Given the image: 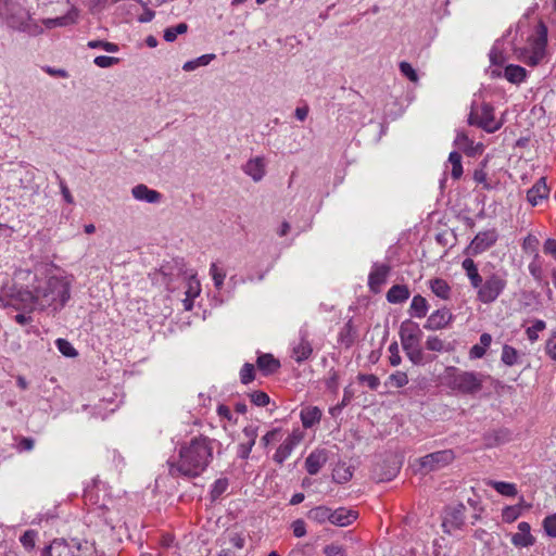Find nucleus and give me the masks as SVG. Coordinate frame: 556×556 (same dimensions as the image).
Wrapping results in <instances>:
<instances>
[{
    "label": "nucleus",
    "instance_id": "e2e57ef3",
    "mask_svg": "<svg viewBox=\"0 0 556 556\" xmlns=\"http://www.w3.org/2000/svg\"><path fill=\"white\" fill-rule=\"evenodd\" d=\"M293 534L296 538H302L306 534L305 522L302 519H296L292 522Z\"/></svg>",
    "mask_w": 556,
    "mask_h": 556
},
{
    "label": "nucleus",
    "instance_id": "20e7f679",
    "mask_svg": "<svg viewBox=\"0 0 556 556\" xmlns=\"http://www.w3.org/2000/svg\"><path fill=\"white\" fill-rule=\"evenodd\" d=\"M28 20L29 13L18 0H0V21L10 28L25 30Z\"/></svg>",
    "mask_w": 556,
    "mask_h": 556
},
{
    "label": "nucleus",
    "instance_id": "aec40b11",
    "mask_svg": "<svg viewBox=\"0 0 556 556\" xmlns=\"http://www.w3.org/2000/svg\"><path fill=\"white\" fill-rule=\"evenodd\" d=\"M549 189L546 185V180L544 177H541L527 192V200L532 205L535 206L543 199L548 197Z\"/></svg>",
    "mask_w": 556,
    "mask_h": 556
},
{
    "label": "nucleus",
    "instance_id": "c85d7f7f",
    "mask_svg": "<svg viewBox=\"0 0 556 556\" xmlns=\"http://www.w3.org/2000/svg\"><path fill=\"white\" fill-rule=\"evenodd\" d=\"M428 313V302L427 300L421 296L420 294H417L413 298L410 307H409V314L417 318H422Z\"/></svg>",
    "mask_w": 556,
    "mask_h": 556
},
{
    "label": "nucleus",
    "instance_id": "4c0bfd02",
    "mask_svg": "<svg viewBox=\"0 0 556 556\" xmlns=\"http://www.w3.org/2000/svg\"><path fill=\"white\" fill-rule=\"evenodd\" d=\"M426 349L433 352H448L451 351V345L437 336H430L426 341Z\"/></svg>",
    "mask_w": 556,
    "mask_h": 556
},
{
    "label": "nucleus",
    "instance_id": "2f4dec72",
    "mask_svg": "<svg viewBox=\"0 0 556 556\" xmlns=\"http://www.w3.org/2000/svg\"><path fill=\"white\" fill-rule=\"evenodd\" d=\"M331 509L327 506H317L308 510L307 518L316 523H324L330 521Z\"/></svg>",
    "mask_w": 556,
    "mask_h": 556
},
{
    "label": "nucleus",
    "instance_id": "79ce46f5",
    "mask_svg": "<svg viewBox=\"0 0 556 556\" xmlns=\"http://www.w3.org/2000/svg\"><path fill=\"white\" fill-rule=\"evenodd\" d=\"M55 344L58 350L66 357H75L78 354L72 343L66 339H58Z\"/></svg>",
    "mask_w": 556,
    "mask_h": 556
},
{
    "label": "nucleus",
    "instance_id": "473e14b6",
    "mask_svg": "<svg viewBox=\"0 0 556 556\" xmlns=\"http://www.w3.org/2000/svg\"><path fill=\"white\" fill-rule=\"evenodd\" d=\"M526 70L519 65H508L505 67L504 75L506 79L513 84H519L526 78Z\"/></svg>",
    "mask_w": 556,
    "mask_h": 556
},
{
    "label": "nucleus",
    "instance_id": "37998d69",
    "mask_svg": "<svg viewBox=\"0 0 556 556\" xmlns=\"http://www.w3.org/2000/svg\"><path fill=\"white\" fill-rule=\"evenodd\" d=\"M210 274L214 280L215 288L220 290L224 285L226 273L223 269H219L215 263H212L210 267Z\"/></svg>",
    "mask_w": 556,
    "mask_h": 556
},
{
    "label": "nucleus",
    "instance_id": "72a5a7b5",
    "mask_svg": "<svg viewBox=\"0 0 556 556\" xmlns=\"http://www.w3.org/2000/svg\"><path fill=\"white\" fill-rule=\"evenodd\" d=\"M488 485L492 486L495 491L504 496H516L518 493L517 486L514 483L504 481L490 480Z\"/></svg>",
    "mask_w": 556,
    "mask_h": 556
},
{
    "label": "nucleus",
    "instance_id": "c756f323",
    "mask_svg": "<svg viewBox=\"0 0 556 556\" xmlns=\"http://www.w3.org/2000/svg\"><path fill=\"white\" fill-rule=\"evenodd\" d=\"M431 291L440 299L447 300L451 296V287L442 278H434L430 280Z\"/></svg>",
    "mask_w": 556,
    "mask_h": 556
},
{
    "label": "nucleus",
    "instance_id": "f257e3e1",
    "mask_svg": "<svg viewBox=\"0 0 556 556\" xmlns=\"http://www.w3.org/2000/svg\"><path fill=\"white\" fill-rule=\"evenodd\" d=\"M213 441L207 437H195L179 447L178 459L168 460L172 477H199L213 458Z\"/></svg>",
    "mask_w": 556,
    "mask_h": 556
},
{
    "label": "nucleus",
    "instance_id": "ea45409f",
    "mask_svg": "<svg viewBox=\"0 0 556 556\" xmlns=\"http://www.w3.org/2000/svg\"><path fill=\"white\" fill-rule=\"evenodd\" d=\"M501 359L507 366L515 365L517 363V359H518V352H517V350L515 348L508 345V344H505L503 346Z\"/></svg>",
    "mask_w": 556,
    "mask_h": 556
},
{
    "label": "nucleus",
    "instance_id": "5fc2aeb1",
    "mask_svg": "<svg viewBox=\"0 0 556 556\" xmlns=\"http://www.w3.org/2000/svg\"><path fill=\"white\" fill-rule=\"evenodd\" d=\"M545 329V323L543 320H535L534 324L527 329V336L530 341L538 339V332Z\"/></svg>",
    "mask_w": 556,
    "mask_h": 556
},
{
    "label": "nucleus",
    "instance_id": "a18cd8bd",
    "mask_svg": "<svg viewBox=\"0 0 556 556\" xmlns=\"http://www.w3.org/2000/svg\"><path fill=\"white\" fill-rule=\"evenodd\" d=\"M255 378L254 366L245 363L240 370V380L243 384L252 382Z\"/></svg>",
    "mask_w": 556,
    "mask_h": 556
},
{
    "label": "nucleus",
    "instance_id": "9b49d317",
    "mask_svg": "<svg viewBox=\"0 0 556 556\" xmlns=\"http://www.w3.org/2000/svg\"><path fill=\"white\" fill-rule=\"evenodd\" d=\"M242 434L243 440L238 444L237 455L242 459H248L258 435L257 427L247 426L243 429Z\"/></svg>",
    "mask_w": 556,
    "mask_h": 556
},
{
    "label": "nucleus",
    "instance_id": "a19ab883",
    "mask_svg": "<svg viewBox=\"0 0 556 556\" xmlns=\"http://www.w3.org/2000/svg\"><path fill=\"white\" fill-rule=\"evenodd\" d=\"M521 514V508L519 505L506 506L502 510V519L504 522L510 523L514 522Z\"/></svg>",
    "mask_w": 556,
    "mask_h": 556
},
{
    "label": "nucleus",
    "instance_id": "0eeeda50",
    "mask_svg": "<svg viewBox=\"0 0 556 556\" xmlns=\"http://www.w3.org/2000/svg\"><path fill=\"white\" fill-rule=\"evenodd\" d=\"M455 458L452 450H443L430 453L419 459L420 469L424 473L437 471L450 465Z\"/></svg>",
    "mask_w": 556,
    "mask_h": 556
},
{
    "label": "nucleus",
    "instance_id": "a211bd4d",
    "mask_svg": "<svg viewBox=\"0 0 556 556\" xmlns=\"http://www.w3.org/2000/svg\"><path fill=\"white\" fill-rule=\"evenodd\" d=\"M265 160L262 156L250 159L243 166L244 174L250 176L255 182L263 179L265 176Z\"/></svg>",
    "mask_w": 556,
    "mask_h": 556
},
{
    "label": "nucleus",
    "instance_id": "c03bdc74",
    "mask_svg": "<svg viewBox=\"0 0 556 556\" xmlns=\"http://www.w3.org/2000/svg\"><path fill=\"white\" fill-rule=\"evenodd\" d=\"M87 46L91 49L102 48L106 52H111V53L117 52L119 49L116 43L104 41V40H91L87 43Z\"/></svg>",
    "mask_w": 556,
    "mask_h": 556
},
{
    "label": "nucleus",
    "instance_id": "6ab92c4d",
    "mask_svg": "<svg viewBox=\"0 0 556 556\" xmlns=\"http://www.w3.org/2000/svg\"><path fill=\"white\" fill-rule=\"evenodd\" d=\"M328 460L326 450H315L305 459V468L309 475H316Z\"/></svg>",
    "mask_w": 556,
    "mask_h": 556
},
{
    "label": "nucleus",
    "instance_id": "3c124183",
    "mask_svg": "<svg viewBox=\"0 0 556 556\" xmlns=\"http://www.w3.org/2000/svg\"><path fill=\"white\" fill-rule=\"evenodd\" d=\"M251 402L256 406H266L269 404L270 399L267 393L263 391H254L250 394Z\"/></svg>",
    "mask_w": 556,
    "mask_h": 556
},
{
    "label": "nucleus",
    "instance_id": "338daca9",
    "mask_svg": "<svg viewBox=\"0 0 556 556\" xmlns=\"http://www.w3.org/2000/svg\"><path fill=\"white\" fill-rule=\"evenodd\" d=\"M468 124L470 126H477L479 127V122H480V117L478 115V110H477V104L476 102H472L471 104V110H470V113H469V116H468Z\"/></svg>",
    "mask_w": 556,
    "mask_h": 556
},
{
    "label": "nucleus",
    "instance_id": "4468645a",
    "mask_svg": "<svg viewBox=\"0 0 556 556\" xmlns=\"http://www.w3.org/2000/svg\"><path fill=\"white\" fill-rule=\"evenodd\" d=\"M301 434L296 432L288 435L277 448L274 455V460L279 465H282L283 462L291 455L293 448L301 442Z\"/></svg>",
    "mask_w": 556,
    "mask_h": 556
},
{
    "label": "nucleus",
    "instance_id": "8fccbe9b",
    "mask_svg": "<svg viewBox=\"0 0 556 556\" xmlns=\"http://www.w3.org/2000/svg\"><path fill=\"white\" fill-rule=\"evenodd\" d=\"M543 528L548 536L556 538V513L544 518Z\"/></svg>",
    "mask_w": 556,
    "mask_h": 556
},
{
    "label": "nucleus",
    "instance_id": "f8f14e48",
    "mask_svg": "<svg viewBox=\"0 0 556 556\" xmlns=\"http://www.w3.org/2000/svg\"><path fill=\"white\" fill-rule=\"evenodd\" d=\"M479 117V127L489 134H493L502 127V123L495 121L494 108L490 103L482 104L481 116Z\"/></svg>",
    "mask_w": 556,
    "mask_h": 556
},
{
    "label": "nucleus",
    "instance_id": "69168bd1",
    "mask_svg": "<svg viewBox=\"0 0 556 556\" xmlns=\"http://www.w3.org/2000/svg\"><path fill=\"white\" fill-rule=\"evenodd\" d=\"M545 350L553 359H556V332L546 341Z\"/></svg>",
    "mask_w": 556,
    "mask_h": 556
},
{
    "label": "nucleus",
    "instance_id": "09e8293b",
    "mask_svg": "<svg viewBox=\"0 0 556 556\" xmlns=\"http://www.w3.org/2000/svg\"><path fill=\"white\" fill-rule=\"evenodd\" d=\"M528 269H529V273L531 274V276L536 280V281H541L542 278H543V269H542V265L539 261V255L536 254L534 260L529 264L528 266Z\"/></svg>",
    "mask_w": 556,
    "mask_h": 556
},
{
    "label": "nucleus",
    "instance_id": "680f3d73",
    "mask_svg": "<svg viewBox=\"0 0 556 556\" xmlns=\"http://www.w3.org/2000/svg\"><path fill=\"white\" fill-rule=\"evenodd\" d=\"M35 538H36V532L33 531V530H28L26 531L22 536H21V543L26 547V548H33L35 546Z\"/></svg>",
    "mask_w": 556,
    "mask_h": 556
},
{
    "label": "nucleus",
    "instance_id": "6e6d98bb",
    "mask_svg": "<svg viewBox=\"0 0 556 556\" xmlns=\"http://www.w3.org/2000/svg\"><path fill=\"white\" fill-rule=\"evenodd\" d=\"M118 61L117 58L99 55L94 58L93 63L99 67L106 68L118 63Z\"/></svg>",
    "mask_w": 556,
    "mask_h": 556
},
{
    "label": "nucleus",
    "instance_id": "e433bc0d",
    "mask_svg": "<svg viewBox=\"0 0 556 556\" xmlns=\"http://www.w3.org/2000/svg\"><path fill=\"white\" fill-rule=\"evenodd\" d=\"M76 15H77L76 13L70 12L68 14L63 15V16L45 20L43 23L48 28L58 27V26H67L75 22Z\"/></svg>",
    "mask_w": 556,
    "mask_h": 556
},
{
    "label": "nucleus",
    "instance_id": "f03ea898",
    "mask_svg": "<svg viewBox=\"0 0 556 556\" xmlns=\"http://www.w3.org/2000/svg\"><path fill=\"white\" fill-rule=\"evenodd\" d=\"M71 286L66 278L52 276L35 289L38 308H62L70 299Z\"/></svg>",
    "mask_w": 556,
    "mask_h": 556
},
{
    "label": "nucleus",
    "instance_id": "7ed1b4c3",
    "mask_svg": "<svg viewBox=\"0 0 556 556\" xmlns=\"http://www.w3.org/2000/svg\"><path fill=\"white\" fill-rule=\"evenodd\" d=\"M484 378L481 372L465 371L454 366L446 367L443 376L445 386L462 394H476L481 391Z\"/></svg>",
    "mask_w": 556,
    "mask_h": 556
},
{
    "label": "nucleus",
    "instance_id": "4d7b16f0",
    "mask_svg": "<svg viewBox=\"0 0 556 556\" xmlns=\"http://www.w3.org/2000/svg\"><path fill=\"white\" fill-rule=\"evenodd\" d=\"M351 331H352V326H351V321H349L344 326L342 331L340 332V341L343 344H345L346 348L351 346L354 341L353 337L351 336Z\"/></svg>",
    "mask_w": 556,
    "mask_h": 556
},
{
    "label": "nucleus",
    "instance_id": "f704fd0d",
    "mask_svg": "<svg viewBox=\"0 0 556 556\" xmlns=\"http://www.w3.org/2000/svg\"><path fill=\"white\" fill-rule=\"evenodd\" d=\"M215 58L214 53L203 54L194 60L187 61L182 65V70L186 72L194 71L200 66L208 65Z\"/></svg>",
    "mask_w": 556,
    "mask_h": 556
},
{
    "label": "nucleus",
    "instance_id": "603ef678",
    "mask_svg": "<svg viewBox=\"0 0 556 556\" xmlns=\"http://www.w3.org/2000/svg\"><path fill=\"white\" fill-rule=\"evenodd\" d=\"M332 478L337 483H345L352 478V471L345 467L338 468L334 469Z\"/></svg>",
    "mask_w": 556,
    "mask_h": 556
},
{
    "label": "nucleus",
    "instance_id": "774afa93",
    "mask_svg": "<svg viewBox=\"0 0 556 556\" xmlns=\"http://www.w3.org/2000/svg\"><path fill=\"white\" fill-rule=\"evenodd\" d=\"M544 252L547 254L553 255L556 258V240L554 239H547L544 243Z\"/></svg>",
    "mask_w": 556,
    "mask_h": 556
},
{
    "label": "nucleus",
    "instance_id": "b1692460",
    "mask_svg": "<svg viewBox=\"0 0 556 556\" xmlns=\"http://www.w3.org/2000/svg\"><path fill=\"white\" fill-rule=\"evenodd\" d=\"M258 369L265 375H271L280 368V362L271 354H262L256 361Z\"/></svg>",
    "mask_w": 556,
    "mask_h": 556
},
{
    "label": "nucleus",
    "instance_id": "052dcab7",
    "mask_svg": "<svg viewBox=\"0 0 556 556\" xmlns=\"http://www.w3.org/2000/svg\"><path fill=\"white\" fill-rule=\"evenodd\" d=\"M389 352H390V364L392 366L400 365L401 356H400V352H399L397 342H393V343L390 344Z\"/></svg>",
    "mask_w": 556,
    "mask_h": 556
},
{
    "label": "nucleus",
    "instance_id": "39448f33",
    "mask_svg": "<svg viewBox=\"0 0 556 556\" xmlns=\"http://www.w3.org/2000/svg\"><path fill=\"white\" fill-rule=\"evenodd\" d=\"M0 301L4 306L13 307L16 311L31 312L38 308L35 292L16 286L4 289L0 295Z\"/></svg>",
    "mask_w": 556,
    "mask_h": 556
},
{
    "label": "nucleus",
    "instance_id": "13d9d810",
    "mask_svg": "<svg viewBox=\"0 0 556 556\" xmlns=\"http://www.w3.org/2000/svg\"><path fill=\"white\" fill-rule=\"evenodd\" d=\"M358 379L366 382L370 390H377L380 384L379 378L375 375H359Z\"/></svg>",
    "mask_w": 556,
    "mask_h": 556
},
{
    "label": "nucleus",
    "instance_id": "7c9ffc66",
    "mask_svg": "<svg viewBox=\"0 0 556 556\" xmlns=\"http://www.w3.org/2000/svg\"><path fill=\"white\" fill-rule=\"evenodd\" d=\"M454 144L459 149L464 150V152L470 156L475 155L477 149L482 147L481 144H479L478 147L475 148L473 141L470 140L466 132L464 131L457 132L456 138L454 140Z\"/></svg>",
    "mask_w": 556,
    "mask_h": 556
},
{
    "label": "nucleus",
    "instance_id": "393cba45",
    "mask_svg": "<svg viewBox=\"0 0 556 556\" xmlns=\"http://www.w3.org/2000/svg\"><path fill=\"white\" fill-rule=\"evenodd\" d=\"M409 290L405 285H394L387 292V300L390 303H403L409 298Z\"/></svg>",
    "mask_w": 556,
    "mask_h": 556
},
{
    "label": "nucleus",
    "instance_id": "ddd939ff",
    "mask_svg": "<svg viewBox=\"0 0 556 556\" xmlns=\"http://www.w3.org/2000/svg\"><path fill=\"white\" fill-rule=\"evenodd\" d=\"M453 319V314L447 308L433 312L427 319L424 328L427 330H439L445 328Z\"/></svg>",
    "mask_w": 556,
    "mask_h": 556
},
{
    "label": "nucleus",
    "instance_id": "423d86ee",
    "mask_svg": "<svg viewBox=\"0 0 556 556\" xmlns=\"http://www.w3.org/2000/svg\"><path fill=\"white\" fill-rule=\"evenodd\" d=\"M507 281L504 277L496 273H491L484 280L482 279L481 285L477 288V298L484 304H490L496 301L506 288Z\"/></svg>",
    "mask_w": 556,
    "mask_h": 556
},
{
    "label": "nucleus",
    "instance_id": "412c9836",
    "mask_svg": "<svg viewBox=\"0 0 556 556\" xmlns=\"http://www.w3.org/2000/svg\"><path fill=\"white\" fill-rule=\"evenodd\" d=\"M357 518V511L340 507L330 511V523L338 527H346Z\"/></svg>",
    "mask_w": 556,
    "mask_h": 556
},
{
    "label": "nucleus",
    "instance_id": "49530a36",
    "mask_svg": "<svg viewBox=\"0 0 556 556\" xmlns=\"http://www.w3.org/2000/svg\"><path fill=\"white\" fill-rule=\"evenodd\" d=\"M400 72L407 77L410 81L417 83L419 77L414 67L406 61H403L399 64Z\"/></svg>",
    "mask_w": 556,
    "mask_h": 556
},
{
    "label": "nucleus",
    "instance_id": "c9c22d12",
    "mask_svg": "<svg viewBox=\"0 0 556 556\" xmlns=\"http://www.w3.org/2000/svg\"><path fill=\"white\" fill-rule=\"evenodd\" d=\"M448 162L452 164V177L457 180L463 175L462 155L457 151H452L448 155Z\"/></svg>",
    "mask_w": 556,
    "mask_h": 556
},
{
    "label": "nucleus",
    "instance_id": "9d476101",
    "mask_svg": "<svg viewBox=\"0 0 556 556\" xmlns=\"http://www.w3.org/2000/svg\"><path fill=\"white\" fill-rule=\"evenodd\" d=\"M497 240V233L494 229L478 232L472 239L469 249L472 254H480L491 248Z\"/></svg>",
    "mask_w": 556,
    "mask_h": 556
},
{
    "label": "nucleus",
    "instance_id": "5701e85b",
    "mask_svg": "<svg viewBox=\"0 0 556 556\" xmlns=\"http://www.w3.org/2000/svg\"><path fill=\"white\" fill-rule=\"evenodd\" d=\"M547 45V27L541 21L535 27V36L531 40V49L539 54H545V47Z\"/></svg>",
    "mask_w": 556,
    "mask_h": 556
},
{
    "label": "nucleus",
    "instance_id": "1a4fd4ad",
    "mask_svg": "<svg viewBox=\"0 0 556 556\" xmlns=\"http://www.w3.org/2000/svg\"><path fill=\"white\" fill-rule=\"evenodd\" d=\"M402 348L418 344L421 336V330L417 323L406 319L402 321L399 330Z\"/></svg>",
    "mask_w": 556,
    "mask_h": 556
},
{
    "label": "nucleus",
    "instance_id": "f3484780",
    "mask_svg": "<svg viewBox=\"0 0 556 556\" xmlns=\"http://www.w3.org/2000/svg\"><path fill=\"white\" fill-rule=\"evenodd\" d=\"M519 532L513 534L511 543L517 547H528L535 543V538L531 534L529 522L522 521L518 525Z\"/></svg>",
    "mask_w": 556,
    "mask_h": 556
},
{
    "label": "nucleus",
    "instance_id": "bb28decb",
    "mask_svg": "<svg viewBox=\"0 0 556 556\" xmlns=\"http://www.w3.org/2000/svg\"><path fill=\"white\" fill-rule=\"evenodd\" d=\"M462 266L470 280V285L477 289L481 285L482 277L478 271L476 263L471 258H465Z\"/></svg>",
    "mask_w": 556,
    "mask_h": 556
},
{
    "label": "nucleus",
    "instance_id": "de8ad7c7",
    "mask_svg": "<svg viewBox=\"0 0 556 556\" xmlns=\"http://www.w3.org/2000/svg\"><path fill=\"white\" fill-rule=\"evenodd\" d=\"M228 488V480L226 478L217 479L212 488L211 496L213 500L218 498Z\"/></svg>",
    "mask_w": 556,
    "mask_h": 556
},
{
    "label": "nucleus",
    "instance_id": "cd10ccee",
    "mask_svg": "<svg viewBox=\"0 0 556 556\" xmlns=\"http://www.w3.org/2000/svg\"><path fill=\"white\" fill-rule=\"evenodd\" d=\"M403 350H404L406 356L409 358V361L414 365H424L425 363L431 362L433 359V357L426 358V355L422 352V350L420 349L419 343L407 346Z\"/></svg>",
    "mask_w": 556,
    "mask_h": 556
},
{
    "label": "nucleus",
    "instance_id": "0e129e2a",
    "mask_svg": "<svg viewBox=\"0 0 556 556\" xmlns=\"http://www.w3.org/2000/svg\"><path fill=\"white\" fill-rule=\"evenodd\" d=\"M200 293V283L199 281H194V276L191 277V280L189 281V288L186 292V295L188 298L194 299Z\"/></svg>",
    "mask_w": 556,
    "mask_h": 556
},
{
    "label": "nucleus",
    "instance_id": "58836bf2",
    "mask_svg": "<svg viewBox=\"0 0 556 556\" xmlns=\"http://www.w3.org/2000/svg\"><path fill=\"white\" fill-rule=\"evenodd\" d=\"M188 25L186 23H179L175 26L167 27L164 30V40L167 42H173L176 40L178 35H182L187 33Z\"/></svg>",
    "mask_w": 556,
    "mask_h": 556
},
{
    "label": "nucleus",
    "instance_id": "dca6fc26",
    "mask_svg": "<svg viewBox=\"0 0 556 556\" xmlns=\"http://www.w3.org/2000/svg\"><path fill=\"white\" fill-rule=\"evenodd\" d=\"M391 267L387 264H375L368 276V285L371 291L378 292L381 285L387 281Z\"/></svg>",
    "mask_w": 556,
    "mask_h": 556
},
{
    "label": "nucleus",
    "instance_id": "2eb2a0df",
    "mask_svg": "<svg viewBox=\"0 0 556 556\" xmlns=\"http://www.w3.org/2000/svg\"><path fill=\"white\" fill-rule=\"evenodd\" d=\"M308 332L306 329L300 330V342L292 349L293 357L296 363H302L309 358L313 353L312 344L308 341Z\"/></svg>",
    "mask_w": 556,
    "mask_h": 556
},
{
    "label": "nucleus",
    "instance_id": "4be33fe9",
    "mask_svg": "<svg viewBox=\"0 0 556 556\" xmlns=\"http://www.w3.org/2000/svg\"><path fill=\"white\" fill-rule=\"evenodd\" d=\"M131 194L136 200L147 203H159L162 199V194L159 191L150 189L143 184L135 186L131 189Z\"/></svg>",
    "mask_w": 556,
    "mask_h": 556
},
{
    "label": "nucleus",
    "instance_id": "864d4df0",
    "mask_svg": "<svg viewBox=\"0 0 556 556\" xmlns=\"http://www.w3.org/2000/svg\"><path fill=\"white\" fill-rule=\"evenodd\" d=\"M389 380L393 387L402 388L408 383V377L406 372L396 371L389 377Z\"/></svg>",
    "mask_w": 556,
    "mask_h": 556
},
{
    "label": "nucleus",
    "instance_id": "6e6552de",
    "mask_svg": "<svg viewBox=\"0 0 556 556\" xmlns=\"http://www.w3.org/2000/svg\"><path fill=\"white\" fill-rule=\"evenodd\" d=\"M42 556H83L79 543H68L65 540H54Z\"/></svg>",
    "mask_w": 556,
    "mask_h": 556
},
{
    "label": "nucleus",
    "instance_id": "bf43d9fd",
    "mask_svg": "<svg viewBox=\"0 0 556 556\" xmlns=\"http://www.w3.org/2000/svg\"><path fill=\"white\" fill-rule=\"evenodd\" d=\"M324 553L326 556H345L344 548L338 544L326 545Z\"/></svg>",
    "mask_w": 556,
    "mask_h": 556
},
{
    "label": "nucleus",
    "instance_id": "a878e982",
    "mask_svg": "<svg viewBox=\"0 0 556 556\" xmlns=\"http://www.w3.org/2000/svg\"><path fill=\"white\" fill-rule=\"evenodd\" d=\"M321 410L316 406H307L301 410V420L304 428H312L319 422Z\"/></svg>",
    "mask_w": 556,
    "mask_h": 556
}]
</instances>
